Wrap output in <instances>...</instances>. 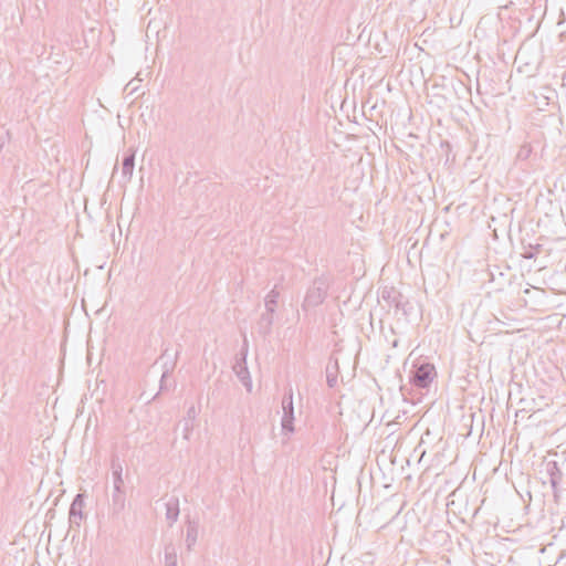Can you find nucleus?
Listing matches in <instances>:
<instances>
[{
    "instance_id": "nucleus-1",
    "label": "nucleus",
    "mask_w": 566,
    "mask_h": 566,
    "mask_svg": "<svg viewBox=\"0 0 566 566\" xmlns=\"http://www.w3.org/2000/svg\"><path fill=\"white\" fill-rule=\"evenodd\" d=\"M112 474H113V494H112V515H118L125 509V491L123 480V467L119 460L114 458L112 460Z\"/></svg>"
},
{
    "instance_id": "nucleus-2",
    "label": "nucleus",
    "mask_w": 566,
    "mask_h": 566,
    "mask_svg": "<svg viewBox=\"0 0 566 566\" xmlns=\"http://www.w3.org/2000/svg\"><path fill=\"white\" fill-rule=\"evenodd\" d=\"M436 377L434 365L424 360L415 363L409 371V382L418 389H428Z\"/></svg>"
},
{
    "instance_id": "nucleus-3",
    "label": "nucleus",
    "mask_w": 566,
    "mask_h": 566,
    "mask_svg": "<svg viewBox=\"0 0 566 566\" xmlns=\"http://www.w3.org/2000/svg\"><path fill=\"white\" fill-rule=\"evenodd\" d=\"M328 281L326 277H317L313 281V284L308 287L306 295L304 297L302 307L304 311H307L310 308H314L318 305H321L328 291Z\"/></svg>"
},
{
    "instance_id": "nucleus-4",
    "label": "nucleus",
    "mask_w": 566,
    "mask_h": 566,
    "mask_svg": "<svg viewBox=\"0 0 566 566\" xmlns=\"http://www.w3.org/2000/svg\"><path fill=\"white\" fill-rule=\"evenodd\" d=\"M381 300L387 303L389 307H394L396 313L401 312L405 316H408L412 306L410 302L394 287H385L381 291Z\"/></svg>"
},
{
    "instance_id": "nucleus-5",
    "label": "nucleus",
    "mask_w": 566,
    "mask_h": 566,
    "mask_svg": "<svg viewBox=\"0 0 566 566\" xmlns=\"http://www.w3.org/2000/svg\"><path fill=\"white\" fill-rule=\"evenodd\" d=\"M283 416L281 420L282 430L286 433L294 432V405H293V389L290 387L282 399Z\"/></svg>"
},
{
    "instance_id": "nucleus-6",
    "label": "nucleus",
    "mask_w": 566,
    "mask_h": 566,
    "mask_svg": "<svg viewBox=\"0 0 566 566\" xmlns=\"http://www.w3.org/2000/svg\"><path fill=\"white\" fill-rule=\"evenodd\" d=\"M84 494L78 493L73 499L69 511V522L71 526L80 527L81 522L84 517L83 507H84Z\"/></svg>"
},
{
    "instance_id": "nucleus-7",
    "label": "nucleus",
    "mask_w": 566,
    "mask_h": 566,
    "mask_svg": "<svg viewBox=\"0 0 566 566\" xmlns=\"http://www.w3.org/2000/svg\"><path fill=\"white\" fill-rule=\"evenodd\" d=\"M545 473L548 476L555 497H558V486L563 480V472L556 461L545 463Z\"/></svg>"
},
{
    "instance_id": "nucleus-8",
    "label": "nucleus",
    "mask_w": 566,
    "mask_h": 566,
    "mask_svg": "<svg viewBox=\"0 0 566 566\" xmlns=\"http://www.w3.org/2000/svg\"><path fill=\"white\" fill-rule=\"evenodd\" d=\"M234 374L240 379L242 385L245 387L248 392H251L252 390V379L247 366V360H239L235 359V363L232 367Z\"/></svg>"
},
{
    "instance_id": "nucleus-9",
    "label": "nucleus",
    "mask_w": 566,
    "mask_h": 566,
    "mask_svg": "<svg viewBox=\"0 0 566 566\" xmlns=\"http://www.w3.org/2000/svg\"><path fill=\"white\" fill-rule=\"evenodd\" d=\"M135 167V150L129 148L123 158L122 163V176L125 181H129L133 177V171Z\"/></svg>"
},
{
    "instance_id": "nucleus-10",
    "label": "nucleus",
    "mask_w": 566,
    "mask_h": 566,
    "mask_svg": "<svg viewBox=\"0 0 566 566\" xmlns=\"http://www.w3.org/2000/svg\"><path fill=\"white\" fill-rule=\"evenodd\" d=\"M166 506V520L169 526H172L177 522L180 513L179 499L177 496H170L165 503Z\"/></svg>"
},
{
    "instance_id": "nucleus-11",
    "label": "nucleus",
    "mask_w": 566,
    "mask_h": 566,
    "mask_svg": "<svg viewBox=\"0 0 566 566\" xmlns=\"http://www.w3.org/2000/svg\"><path fill=\"white\" fill-rule=\"evenodd\" d=\"M273 315L274 312H268V310H265L256 323L258 333L263 337H266L272 332Z\"/></svg>"
},
{
    "instance_id": "nucleus-12",
    "label": "nucleus",
    "mask_w": 566,
    "mask_h": 566,
    "mask_svg": "<svg viewBox=\"0 0 566 566\" xmlns=\"http://www.w3.org/2000/svg\"><path fill=\"white\" fill-rule=\"evenodd\" d=\"M199 533V522L195 520L187 521V533H186V546L188 551H191L197 543Z\"/></svg>"
},
{
    "instance_id": "nucleus-13",
    "label": "nucleus",
    "mask_w": 566,
    "mask_h": 566,
    "mask_svg": "<svg viewBox=\"0 0 566 566\" xmlns=\"http://www.w3.org/2000/svg\"><path fill=\"white\" fill-rule=\"evenodd\" d=\"M196 417H197L196 408H195V406H191L187 410V416L181 421L182 432H184V438L185 439H189V434H190V432L193 429V420L196 419Z\"/></svg>"
},
{
    "instance_id": "nucleus-14",
    "label": "nucleus",
    "mask_w": 566,
    "mask_h": 566,
    "mask_svg": "<svg viewBox=\"0 0 566 566\" xmlns=\"http://www.w3.org/2000/svg\"><path fill=\"white\" fill-rule=\"evenodd\" d=\"M280 296V292L277 290V286L275 285L264 297V306L268 312H274L277 306V300Z\"/></svg>"
},
{
    "instance_id": "nucleus-15",
    "label": "nucleus",
    "mask_w": 566,
    "mask_h": 566,
    "mask_svg": "<svg viewBox=\"0 0 566 566\" xmlns=\"http://www.w3.org/2000/svg\"><path fill=\"white\" fill-rule=\"evenodd\" d=\"M165 566H177V551L172 543L165 545Z\"/></svg>"
},
{
    "instance_id": "nucleus-16",
    "label": "nucleus",
    "mask_w": 566,
    "mask_h": 566,
    "mask_svg": "<svg viewBox=\"0 0 566 566\" xmlns=\"http://www.w3.org/2000/svg\"><path fill=\"white\" fill-rule=\"evenodd\" d=\"M326 381L329 388H334L337 384V361H335V366L331 368L327 366L326 368Z\"/></svg>"
},
{
    "instance_id": "nucleus-17",
    "label": "nucleus",
    "mask_w": 566,
    "mask_h": 566,
    "mask_svg": "<svg viewBox=\"0 0 566 566\" xmlns=\"http://www.w3.org/2000/svg\"><path fill=\"white\" fill-rule=\"evenodd\" d=\"M532 151H533V148L530 144H523L516 154V159L520 161L527 160L530 158V156L532 155Z\"/></svg>"
},
{
    "instance_id": "nucleus-18",
    "label": "nucleus",
    "mask_w": 566,
    "mask_h": 566,
    "mask_svg": "<svg viewBox=\"0 0 566 566\" xmlns=\"http://www.w3.org/2000/svg\"><path fill=\"white\" fill-rule=\"evenodd\" d=\"M247 356H248V340H247V338H244L243 346L235 359L247 360Z\"/></svg>"
},
{
    "instance_id": "nucleus-19",
    "label": "nucleus",
    "mask_w": 566,
    "mask_h": 566,
    "mask_svg": "<svg viewBox=\"0 0 566 566\" xmlns=\"http://www.w3.org/2000/svg\"><path fill=\"white\" fill-rule=\"evenodd\" d=\"M522 255L524 259L532 260L535 258L536 252L533 250H530V251H525Z\"/></svg>"
},
{
    "instance_id": "nucleus-20",
    "label": "nucleus",
    "mask_w": 566,
    "mask_h": 566,
    "mask_svg": "<svg viewBox=\"0 0 566 566\" xmlns=\"http://www.w3.org/2000/svg\"><path fill=\"white\" fill-rule=\"evenodd\" d=\"M167 375H168V370L164 371L163 375H161V378H160V390L164 389V381H165Z\"/></svg>"
},
{
    "instance_id": "nucleus-21",
    "label": "nucleus",
    "mask_w": 566,
    "mask_h": 566,
    "mask_svg": "<svg viewBox=\"0 0 566 566\" xmlns=\"http://www.w3.org/2000/svg\"><path fill=\"white\" fill-rule=\"evenodd\" d=\"M524 410H525V408L520 409V410L516 412V416L518 415V412H523Z\"/></svg>"
},
{
    "instance_id": "nucleus-22",
    "label": "nucleus",
    "mask_w": 566,
    "mask_h": 566,
    "mask_svg": "<svg viewBox=\"0 0 566 566\" xmlns=\"http://www.w3.org/2000/svg\"><path fill=\"white\" fill-rule=\"evenodd\" d=\"M535 249L538 251L541 249V244H537Z\"/></svg>"
}]
</instances>
